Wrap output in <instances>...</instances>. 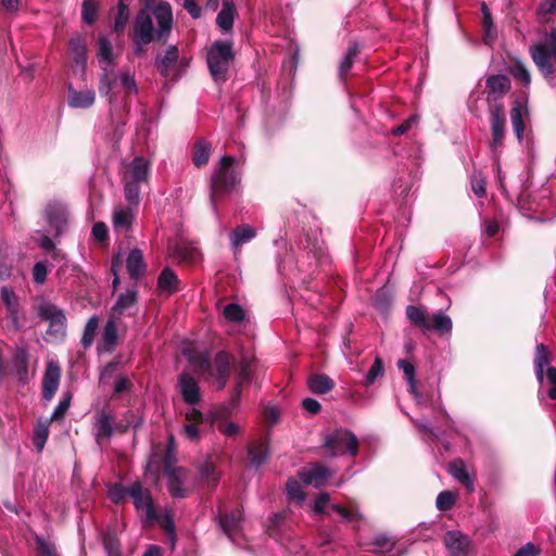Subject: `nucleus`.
<instances>
[{
    "label": "nucleus",
    "mask_w": 556,
    "mask_h": 556,
    "mask_svg": "<svg viewBox=\"0 0 556 556\" xmlns=\"http://www.w3.org/2000/svg\"><path fill=\"white\" fill-rule=\"evenodd\" d=\"M174 24L172 7L166 1H160L152 12L140 9L134 20L130 38H139L141 41H157L165 45L172 33Z\"/></svg>",
    "instance_id": "nucleus-1"
},
{
    "label": "nucleus",
    "mask_w": 556,
    "mask_h": 556,
    "mask_svg": "<svg viewBox=\"0 0 556 556\" xmlns=\"http://www.w3.org/2000/svg\"><path fill=\"white\" fill-rule=\"evenodd\" d=\"M235 163L236 159L233 156L224 155L211 176L210 202L214 208L231 194L237 185L240 184L239 174L233 168Z\"/></svg>",
    "instance_id": "nucleus-2"
},
{
    "label": "nucleus",
    "mask_w": 556,
    "mask_h": 556,
    "mask_svg": "<svg viewBox=\"0 0 556 556\" xmlns=\"http://www.w3.org/2000/svg\"><path fill=\"white\" fill-rule=\"evenodd\" d=\"M233 45L231 41L215 40L210 47L206 63L213 80L224 84L229 78V68L235 61Z\"/></svg>",
    "instance_id": "nucleus-3"
},
{
    "label": "nucleus",
    "mask_w": 556,
    "mask_h": 556,
    "mask_svg": "<svg viewBox=\"0 0 556 556\" xmlns=\"http://www.w3.org/2000/svg\"><path fill=\"white\" fill-rule=\"evenodd\" d=\"M531 58L539 72L551 78L556 72V28L546 35V40L531 48Z\"/></svg>",
    "instance_id": "nucleus-4"
},
{
    "label": "nucleus",
    "mask_w": 556,
    "mask_h": 556,
    "mask_svg": "<svg viewBox=\"0 0 556 556\" xmlns=\"http://www.w3.org/2000/svg\"><path fill=\"white\" fill-rule=\"evenodd\" d=\"M37 315L49 323L46 334L54 340H64L66 337L67 318L62 308L52 303H41L36 307Z\"/></svg>",
    "instance_id": "nucleus-5"
},
{
    "label": "nucleus",
    "mask_w": 556,
    "mask_h": 556,
    "mask_svg": "<svg viewBox=\"0 0 556 556\" xmlns=\"http://www.w3.org/2000/svg\"><path fill=\"white\" fill-rule=\"evenodd\" d=\"M358 439L348 429H336L332 433L326 435L323 447L330 451L331 456L349 453L356 456L358 453Z\"/></svg>",
    "instance_id": "nucleus-6"
},
{
    "label": "nucleus",
    "mask_w": 556,
    "mask_h": 556,
    "mask_svg": "<svg viewBox=\"0 0 556 556\" xmlns=\"http://www.w3.org/2000/svg\"><path fill=\"white\" fill-rule=\"evenodd\" d=\"M128 491L129 496L132 498L135 508L138 511L144 510L146 513L144 518L142 519V526L148 528L154 525L155 519L157 518V513L151 491L143 488L140 481L131 483Z\"/></svg>",
    "instance_id": "nucleus-7"
},
{
    "label": "nucleus",
    "mask_w": 556,
    "mask_h": 556,
    "mask_svg": "<svg viewBox=\"0 0 556 556\" xmlns=\"http://www.w3.org/2000/svg\"><path fill=\"white\" fill-rule=\"evenodd\" d=\"M490 117V148L493 151L504 146L505 134H506V113L504 104H494L488 108Z\"/></svg>",
    "instance_id": "nucleus-8"
},
{
    "label": "nucleus",
    "mask_w": 556,
    "mask_h": 556,
    "mask_svg": "<svg viewBox=\"0 0 556 556\" xmlns=\"http://www.w3.org/2000/svg\"><path fill=\"white\" fill-rule=\"evenodd\" d=\"M511 83L507 75L495 74L485 78V92L488 108L494 104H503V98L510 91Z\"/></svg>",
    "instance_id": "nucleus-9"
},
{
    "label": "nucleus",
    "mask_w": 556,
    "mask_h": 556,
    "mask_svg": "<svg viewBox=\"0 0 556 556\" xmlns=\"http://www.w3.org/2000/svg\"><path fill=\"white\" fill-rule=\"evenodd\" d=\"M178 59L179 50L177 46H169L163 55L159 54L156 56L154 65L164 78L177 80L180 77V74L174 73V71L178 65Z\"/></svg>",
    "instance_id": "nucleus-10"
},
{
    "label": "nucleus",
    "mask_w": 556,
    "mask_h": 556,
    "mask_svg": "<svg viewBox=\"0 0 556 556\" xmlns=\"http://www.w3.org/2000/svg\"><path fill=\"white\" fill-rule=\"evenodd\" d=\"M150 175V162L142 156H136L131 162L125 165L124 172L122 174V180H131L148 184Z\"/></svg>",
    "instance_id": "nucleus-11"
},
{
    "label": "nucleus",
    "mask_w": 556,
    "mask_h": 556,
    "mask_svg": "<svg viewBox=\"0 0 556 556\" xmlns=\"http://www.w3.org/2000/svg\"><path fill=\"white\" fill-rule=\"evenodd\" d=\"M68 51L73 61L74 71L85 73L87 66V42L80 34H75L70 38Z\"/></svg>",
    "instance_id": "nucleus-12"
},
{
    "label": "nucleus",
    "mask_w": 556,
    "mask_h": 556,
    "mask_svg": "<svg viewBox=\"0 0 556 556\" xmlns=\"http://www.w3.org/2000/svg\"><path fill=\"white\" fill-rule=\"evenodd\" d=\"M178 386L184 402L188 405H197L201 402V389L189 372H181L178 377Z\"/></svg>",
    "instance_id": "nucleus-13"
},
{
    "label": "nucleus",
    "mask_w": 556,
    "mask_h": 556,
    "mask_svg": "<svg viewBox=\"0 0 556 556\" xmlns=\"http://www.w3.org/2000/svg\"><path fill=\"white\" fill-rule=\"evenodd\" d=\"M61 369L58 364L49 363L42 378V400L51 401L58 391Z\"/></svg>",
    "instance_id": "nucleus-14"
},
{
    "label": "nucleus",
    "mask_w": 556,
    "mask_h": 556,
    "mask_svg": "<svg viewBox=\"0 0 556 556\" xmlns=\"http://www.w3.org/2000/svg\"><path fill=\"white\" fill-rule=\"evenodd\" d=\"M443 542L451 556H467L470 542L460 531H447Z\"/></svg>",
    "instance_id": "nucleus-15"
},
{
    "label": "nucleus",
    "mask_w": 556,
    "mask_h": 556,
    "mask_svg": "<svg viewBox=\"0 0 556 556\" xmlns=\"http://www.w3.org/2000/svg\"><path fill=\"white\" fill-rule=\"evenodd\" d=\"M529 115L527 105L519 99L514 102L510 110V121L514 132L519 141L522 140L526 130L525 118Z\"/></svg>",
    "instance_id": "nucleus-16"
},
{
    "label": "nucleus",
    "mask_w": 556,
    "mask_h": 556,
    "mask_svg": "<svg viewBox=\"0 0 556 556\" xmlns=\"http://www.w3.org/2000/svg\"><path fill=\"white\" fill-rule=\"evenodd\" d=\"M12 366L15 377L21 383H27L28 376V352L25 346H16L13 352Z\"/></svg>",
    "instance_id": "nucleus-17"
},
{
    "label": "nucleus",
    "mask_w": 556,
    "mask_h": 556,
    "mask_svg": "<svg viewBox=\"0 0 556 556\" xmlns=\"http://www.w3.org/2000/svg\"><path fill=\"white\" fill-rule=\"evenodd\" d=\"M255 237L256 230L252 226L248 224L237 226L230 233V243L235 253L240 252L242 245Z\"/></svg>",
    "instance_id": "nucleus-18"
},
{
    "label": "nucleus",
    "mask_w": 556,
    "mask_h": 556,
    "mask_svg": "<svg viewBox=\"0 0 556 556\" xmlns=\"http://www.w3.org/2000/svg\"><path fill=\"white\" fill-rule=\"evenodd\" d=\"M241 518L242 510L238 507L232 509L230 513H219V527L228 538H232V535L239 530Z\"/></svg>",
    "instance_id": "nucleus-19"
},
{
    "label": "nucleus",
    "mask_w": 556,
    "mask_h": 556,
    "mask_svg": "<svg viewBox=\"0 0 556 556\" xmlns=\"http://www.w3.org/2000/svg\"><path fill=\"white\" fill-rule=\"evenodd\" d=\"M126 266L131 279L137 280L146 274L147 264L140 249L135 248L130 250L126 260Z\"/></svg>",
    "instance_id": "nucleus-20"
},
{
    "label": "nucleus",
    "mask_w": 556,
    "mask_h": 556,
    "mask_svg": "<svg viewBox=\"0 0 556 556\" xmlns=\"http://www.w3.org/2000/svg\"><path fill=\"white\" fill-rule=\"evenodd\" d=\"M96 100V93L93 90H81L77 91L70 86L67 104L74 109H89L93 105Z\"/></svg>",
    "instance_id": "nucleus-21"
},
{
    "label": "nucleus",
    "mask_w": 556,
    "mask_h": 556,
    "mask_svg": "<svg viewBox=\"0 0 556 556\" xmlns=\"http://www.w3.org/2000/svg\"><path fill=\"white\" fill-rule=\"evenodd\" d=\"M114 418L105 408L101 409L98 414L96 421V441L101 444L102 439H110L113 434Z\"/></svg>",
    "instance_id": "nucleus-22"
},
{
    "label": "nucleus",
    "mask_w": 556,
    "mask_h": 556,
    "mask_svg": "<svg viewBox=\"0 0 556 556\" xmlns=\"http://www.w3.org/2000/svg\"><path fill=\"white\" fill-rule=\"evenodd\" d=\"M237 9L233 0H224L223 8L216 16V24L223 31L233 28Z\"/></svg>",
    "instance_id": "nucleus-23"
},
{
    "label": "nucleus",
    "mask_w": 556,
    "mask_h": 556,
    "mask_svg": "<svg viewBox=\"0 0 556 556\" xmlns=\"http://www.w3.org/2000/svg\"><path fill=\"white\" fill-rule=\"evenodd\" d=\"M46 215L48 223L55 229V233L59 235L67 223L65 207L58 203L49 204L46 208Z\"/></svg>",
    "instance_id": "nucleus-24"
},
{
    "label": "nucleus",
    "mask_w": 556,
    "mask_h": 556,
    "mask_svg": "<svg viewBox=\"0 0 556 556\" xmlns=\"http://www.w3.org/2000/svg\"><path fill=\"white\" fill-rule=\"evenodd\" d=\"M307 387L312 393L323 395L334 388V381L325 374H312L307 378Z\"/></svg>",
    "instance_id": "nucleus-25"
},
{
    "label": "nucleus",
    "mask_w": 556,
    "mask_h": 556,
    "mask_svg": "<svg viewBox=\"0 0 556 556\" xmlns=\"http://www.w3.org/2000/svg\"><path fill=\"white\" fill-rule=\"evenodd\" d=\"M180 280L176 273L169 268L165 267L157 278V289L161 292H166L167 294H174L179 290Z\"/></svg>",
    "instance_id": "nucleus-26"
},
{
    "label": "nucleus",
    "mask_w": 556,
    "mask_h": 556,
    "mask_svg": "<svg viewBox=\"0 0 556 556\" xmlns=\"http://www.w3.org/2000/svg\"><path fill=\"white\" fill-rule=\"evenodd\" d=\"M167 476V490L172 497L184 498L188 491L182 486L186 477V470L170 471Z\"/></svg>",
    "instance_id": "nucleus-27"
},
{
    "label": "nucleus",
    "mask_w": 556,
    "mask_h": 556,
    "mask_svg": "<svg viewBox=\"0 0 556 556\" xmlns=\"http://www.w3.org/2000/svg\"><path fill=\"white\" fill-rule=\"evenodd\" d=\"M235 358L226 351H219L214 357L211 376H230Z\"/></svg>",
    "instance_id": "nucleus-28"
},
{
    "label": "nucleus",
    "mask_w": 556,
    "mask_h": 556,
    "mask_svg": "<svg viewBox=\"0 0 556 556\" xmlns=\"http://www.w3.org/2000/svg\"><path fill=\"white\" fill-rule=\"evenodd\" d=\"M269 455V439L266 438L258 442L252 443L248 448L250 462L258 467L266 462Z\"/></svg>",
    "instance_id": "nucleus-29"
},
{
    "label": "nucleus",
    "mask_w": 556,
    "mask_h": 556,
    "mask_svg": "<svg viewBox=\"0 0 556 556\" xmlns=\"http://www.w3.org/2000/svg\"><path fill=\"white\" fill-rule=\"evenodd\" d=\"M551 361L552 357L548 348L543 343L536 344L534 356V369L539 382H543L544 368L549 365Z\"/></svg>",
    "instance_id": "nucleus-30"
},
{
    "label": "nucleus",
    "mask_w": 556,
    "mask_h": 556,
    "mask_svg": "<svg viewBox=\"0 0 556 556\" xmlns=\"http://www.w3.org/2000/svg\"><path fill=\"white\" fill-rule=\"evenodd\" d=\"M448 473L464 484L469 491H473V480L466 470L465 463L462 458H456L448 464Z\"/></svg>",
    "instance_id": "nucleus-31"
},
{
    "label": "nucleus",
    "mask_w": 556,
    "mask_h": 556,
    "mask_svg": "<svg viewBox=\"0 0 556 556\" xmlns=\"http://www.w3.org/2000/svg\"><path fill=\"white\" fill-rule=\"evenodd\" d=\"M138 292L136 290H127L125 293L119 294L116 303L111 309V316L119 317L125 312L137 303Z\"/></svg>",
    "instance_id": "nucleus-32"
},
{
    "label": "nucleus",
    "mask_w": 556,
    "mask_h": 556,
    "mask_svg": "<svg viewBox=\"0 0 556 556\" xmlns=\"http://www.w3.org/2000/svg\"><path fill=\"white\" fill-rule=\"evenodd\" d=\"M211 144L203 138L198 139L193 146L192 162L197 167H203L208 163Z\"/></svg>",
    "instance_id": "nucleus-33"
},
{
    "label": "nucleus",
    "mask_w": 556,
    "mask_h": 556,
    "mask_svg": "<svg viewBox=\"0 0 556 556\" xmlns=\"http://www.w3.org/2000/svg\"><path fill=\"white\" fill-rule=\"evenodd\" d=\"M254 357H250L245 354L241 356L237 366L236 382H241L242 386L243 383H248L252 380L254 375Z\"/></svg>",
    "instance_id": "nucleus-34"
},
{
    "label": "nucleus",
    "mask_w": 556,
    "mask_h": 556,
    "mask_svg": "<svg viewBox=\"0 0 556 556\" xmlns=\"http://www.w3.org/2000/svg\"><path fill=\"white\" fill-rule=\"evenodd\" d=\"M556 14V0H542L536 10V18L541 25H549L554 23Z\"/></svg>",
    "instance_id": "nucleus-35"
},
{
    "label": "nucleus",
    "mask_w": 556,
    "mask_h": 556,
    "mask_svg": "<svg viewBox=\"0 0 556 556\" xmlns=\"http://www.w3.org/2000/svg\"><path fill=\"white\" fill-rule=\"evenodd\" d=\"M188 361L190 364L194 366L195 372L202 375V374H210L213 369V364L211 361V357L208 353H189L187 354Z\"/></svg>",
    "instance_id": "nucleus-36"
},
{
    "label": "nucleus",
    "mask_w": 556,
    "mask_h": 556,
    "mask_svg": "<svg viewBox=\"0 0 556 556\" xmlns=\"http://www.w3.org/2000/svg\"><path fill=\"white\" fill-rule=\"evenodd\" d=\"M406 317L415 327L424 331L429 327L428 321L430 317L428 316L427 311L421 307L408 305L406 307Z\"/></svg>",
    "instance_id": "nucleus-37"
},
{
    "label": "nucleus",
    "mask_w": 556,
    "mask_h": 556,
    "mask_svg": "<svg viewBox=\"0 0 556 556\" xmlns=\"http://www.w3.org/2000/svg\"><path fill=\"white\" fill-rule=\"evenodd\" d=\"M429 327L426 328V331L435 330L441 333H446L452 330V319L442 312L435 313L432 318H429L428 321Z\"/></svg>",
    "instance_id": "nucleus-38"
},
{
    "label": "nucleus",
    "mask_w": 556,
    "mask_h": 556,
    "mask_svg": "<svg viewBox=\"0 0 556 556\" xmlns=\"http://www.w3.org/2000/svg\"><path fill=\"white\" fill-rule=\"evenodd\" d=\"M129 20V8L124 0H118L117 11L114 16L113 30L121 35L124 33Z\"/></svg>",
    "instance_id": "nucleus-39"
},
{
    "label": "nucleus",
    "mask_w": 556,
    "mask_h": 556,
    "mask_svg": "<svg viewBox=\"0 0 556 556\" xmlns=\"http://www.w3.org/2000/svg\"><path fill=\"white\" fill-rule=\"evenodd\" d=\"M124 185V195L129 205L137 207L140 204V189L146 182L122 180Z\"/></svg>",
    "instance_id": "nucleus-40"
},
{
    "label": "nucleus",
    "mask_w": 556,
    "mask_h": 556,
    "mask_svg": "<svg viewBox=\"0 0 556 556\" xmlns=\"http://www.w3.org/2000/svg\"><path fill=\"white\" fill-rule=\"evenodd\" d=\"M102 342L108 350H111L117 344V326L115 317L110 315L101 336Z\"/></svg>",
    "instance_id": "nucleus-41"
},
{
    "label": "nucleus",
    "mask_w": 556,
    "mask_h": 556,
    "mask_svg": "<svg viewBox=\"0 0 556 556\" xmlns=\"http://www.w3.org/2000/svg\"><path fill=\"white\" fill-rule=\"evenodd\" d=\"M117 77L113 70L102 66V74L99 83V92L102 96H110L111 90L115 86Z\"/></svg>",
    "instance_id": "nucleus-42"
},
{
    "label": "nucleus",
    "mask_w": 556,
    "mask_h": 556,
    "mask_svg": "<svg viewBox=\"0 0 556 556\" xmlns=\"http://www.w3.org/2000/svg\"><path fill=\"white\" fill-rule=\"evenodd\" d=\"M509 74L523 86H529L531 83V75L526 65L520 60H514L508 66Z\"/></svg>",
    "instance_id": "nucleus-43"
},
{
    "label": "nucleus",
    "mask_w": 556,
    "mask_h": 556,
    "mask_svg": "<svg viewBox=\"0 0 556 556\" xmlns=\"http://www.w3.org/2000/svg\"><path fill=\"white\" fill-rule=\"evenodd\" d=\"M134 220V214L129 207L115 211L113 225L115 229L129 230Z\"/></svg>",
    "instance_id": "nucleus-44"
},
{
    "label": "nucleus",
    "mask_w": 556,
    "mask_h": 556,
    "mask_svg": "<svg viewBox=\"0 0 556 556\" xmlns=\"http://www.w3.org/2000/svg\"><path fill=\"white\" fill-rule=\"evenodd\" d=\"M200 476H201L202 481L207 483V485L211 489L216 488V485L219 481V473L217 472L214 464H212L210 462H205L204 464L201 465Z\"/></svg>",
    "instance_id": "nucleus-45"
},
{
    "label": "nucleus",
    "mask_w": 556,
    "mask_h": 556,
    "mask_svg": "<svg viewBox=\"0 0 556 556\" xmlns=\"http://www.w3.org/2000/svg\"><path fill=\"white\" fill-rule=\"evenodd\" d=\"M358 54L359 47L357 42H352L349 46L346 54L344 55L342 62L340 63L339 72L342 77L350 72Z\"/></svg>",
    "instance_id": "nucleus-46"
},
{
    "label": "nucleus",
    "mask_w": 556,
    "mask_h": 556,
    "mask_svg": "<svg viewBox=\"0 0 556 556\" xmlns=\"http://www.w3.org/2000/svg\"><path fill=\"white\" fill-rule=\"evenodd\" d=\"M34 541L36 545V556H60L53 542L40 535H36Z\"/></svg>",
    "instance_id": "nucleus-47"
},
{
    "label": "nucleus",
    "mask_w": 556,
    "mask_h": 556,
    "mask_svg": "<svg viewBox=\"0 0 556 556\" xmlns=\"http://www.w3.org/2000/svg\"><path fill=\"white\" fill-rule=\"evenodd\" d=\"M98 45V58L100 62H106L108 65H113L114 58L111 41L105 36H99Z\"/></svg>",
    "instance_id": "nucleus-48"
},
{
    "label": "nucleus",
    "mask_w": 556,
    "mask_h": 556,
    "mask_svg": "<svg viewBox=\"0 0 556 556\" xmlns=\"http://www.w3.org/2000/svg\"><path fill=\"white\" fill-rule=\"evenodd\" d=\"M98 327L99 318L97 316L90 317L85 326L84 333L81 337V344L84 345L85 349H88L93 343Z\"/></svg>",
    "instance_id": "nucleus-49"
},
{
    "label": "nucleus",
    "mask_w": 556,
    "mask_h": 556,
    "mask_svg": "<svg viewBox=\"0 0 556 556\" xmlns=\"http://www.w3.org/2000/svg\"><path fill=\"white\" fill-rule=\"evenodd\" d=\"M242 394V386L241 382H236V386L233 388V391L231 393L230 400L227 405L223 406L219 412L218 416L226 417L228 416L233 408H236L241 400Z\"/></svg>",
    "instance_id": "nucleus-50"
},
{
    "label": "nucleus",
    "mask_w": 556,
    "mask_h": 556,
    "mask_svg": "<svg viewBox=\"0 0 556 556\" xmlns=\"http://www.w3.org/2000/svg\"><path fill=\"white\" fill-rule=\"evenodd\" d=\"M384 374V366L381 357L377 356L374 361V364L367 371L364 380V386L369 387L372 384L378 377L383 376Z\"/></svg>",
    "instance_id": "nucleus-51"
},
{
    "label": "nucleus",
    "mask_w": 556,
    "mask_h": 556,
    "mask_svg": "<svg viewBox=\"0 0 556 556\" xmlns=\"http://www.w3.org/2000/svg\"><path fill=\"white\" fill-rule=\"evenodd\" d=\"M49 437V427L47 424L39 422L34 430L33 442L35 447L41 452Z\"/></svg>",
    "instance_id": "nucleus-52"
},
{
    "label": "nucleus",
    "mask_w": 556,
    "mask_h": 556,
    "mask_svg": "<svg viewBox=\"0 0 556 556\" xmlns=\"http://www.w3.org/2000/svg\"><path fill=\"white\" fill-rule=\"evenodd\" d=\"M97 16H98L97 3L93 0H84L83 7H81L83 21L88 25H92L97 21Z\"/></svg>",
    "instance_id": "nucleus-53"
},
{
    "label": "nucleus",
    "mask_w": 556,
    "mask_h": 556,
    "mask_svg": "<svg viewBox=\"0 0 556 556\" xmlns=\"http://www.w3.org/2000/svg\"><path fill=\"white\" fill-rule=\"evenodd\" d=\"M456 503V495L451 491H442L437 496V508L441 511H447L453 508Z\"/></svg>",
    "instance_id": "nucleus-54"
},
{
    "label": "nucleus",
    "mask_w": 556,
    "mask_h": 556,
    "mask_svg": "<svg viewBox=\"0 0 556 556\" xmlns=\"http://www.w3.org/2000/svg\"><path fill=\"white\" fill-rule=\"evenodd\" d=\"M103 546L110 556H121V544L115 533H104Z\"/></svg>",
    "instance_id": "nucleus-55"
},
{
    "label": "nucleus",
    "mask_w": 556,
    "mask_h": 556,
    "mask_svg": "<svg viewBox=\"0 0 556 556\" xmlns=\"http://www.w3.org/2000/svg\"><path fill=\"white\" fill-rule=\"evenodd\" d=\"M224 316L231 323H241L245 318V313L239 304L230 303L225 306Z\"/></svg>",
    "instance_id": "nucleus-56"
},
{
    "label": "nucleus",
    "mask_w": 556,
    "mask_h": 556,
    "mask_svg": "<svg viewBox=\"0 0 556 556\" xmlns=\"http://www.w3.org/2000/svg\"><path fill=\"white\" fill-rule=\"evenodd\" d=\"M371 544L374 546V548L370 549L371 552L384 553L390 552L393 548L395 542L386 534H379L375 538Z\"/></svg>",
    "instance_id": "nucleus-57"
},
{
    "label": "nucleus",
    "mask_w": 556,
    "mask_h": 556,
    "mask_svg": "<svg viewBox=\"0 0 556 556\" xmlns=\"http://www.w3.org/2000/svg\"><path fill=\"white\" fill-rule=\"evenodd\" d=\"M72 393H66L63 399L60 401L59 405L55 407L54 412L52 413V416L50 418V421H56L64 418L67 409L70 408L71 401H72Z\"/></svg>",
    "instance_id": "nucleus-58"
},
{
    "label": "nucleus",
    "mask_w": 556,
    "mask_h": 556,
    "mask_svg": "<svg viewBox=\"0 0 556 556\" xmlns=\"http://www.w3.org/2000/svg\"><path fill=\"white\" fill-rule=\"evenodd\" d=\"M486 179L482 173H475L471 178V189L473 193L479 197L483 198L486 194Z\"/></svg>",
    "instance_id": "nucleus-59"
},
{
    "label": "nucleus",
    "mask_w": 556,
    "mask_h": 556,
    "mask_svg": "<svg viewBox=\"0 0 556 556\" xmlns=\"http://www.w3.org/2000/svg\"><path fill=\"white\" fill-rule=\"evenodd\" d=\"M129 486H124L122 484L115 483L109 489V497L115 504L121 503L126 495H129Z\"/></svg>",
    "instance_id": "nucleus-60"
},
{
    "label": "nucleus",
    "mask_w": 556,
    "mask_h": 556,
    "mask_svg": "<svg viewBox=\"0 0 556 556\" xmlns=\"http://www.w3.org/2000/svg\"><path fill=\"white\" fill-rule=\"evenodd\" d=\"M328 477V469L324 466H316L309 470L304 482L307 484L319 482Z\"/></svg>",
    "instance_id": "nucleus-61"
},
{
    "label": "nucleus",
    "mask_w": 556,
    "mask_h": 556,
    "mask_svg": "<svg viewBox=\"0 0 556 556\" xmlns=\"http://www.w3.org/2000/svg\"><path fill=\"white\" fill-rule=\"evenodd\" d=\"M155 522L159 523V526L162 528L165 534L173 533V531H176L173 515L169 511H166L164 515L157 514Z\"/></svg>",
    "instance_id": "nucleus-62"
},
{
    "label": "nucleus",
    "mask_w": 556,
    "mask_h": 556,
    "mask_svg": "<svg viewBox=\"0 0 556 556\" xmlns=\"http://www.w3.org/2000/svg\"><path fill=\"white\" fill-rule=\"evenodd\" d=\"M331 509L341 515L342 518L348 521L362 519V515L357 510L343 507L339 504H332Z\"/></svg>",
    "instance_id": "nucleus-63"
},
{
    "label": "nucleus",
    "mask_w": 556,
    "mask_h": 556,
    "mask_svg": "<svg viewBox=\"0 0 556 556\" xmlns=\"http://www.w3.org/2000/svg\"><path fill=\"white\" fill-rule=\"evenodd\" d=\"M546 379L552 386L547 391V395L551 400H556V367L548 366L546 369Z\"/></svg>",
    "instance_id": "nucleus-64"
}]
</instances>
